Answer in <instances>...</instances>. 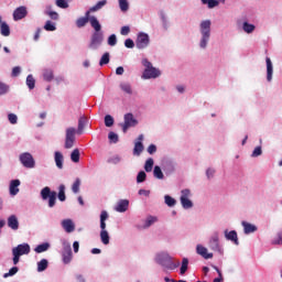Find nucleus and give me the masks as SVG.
<instances>
[{
    "label": "nucleus",
    "instance_id": "f257e3e1",
    "mask_svg": "<svg viewBox=\"0 0 282 282\" xmlns=\"http://www.w3.org/2000/svg\"><path fill=\"white\" fill-rule=\"evenodd\" d=\"M85 127H87V117L82 116L78 119L77 130L74 127H69L66 129L64 149H72L74 144H76V133L78 135H83Z\"/></svg>",
    "mask_w": 282,
    "mask_h": 282
},
{
    "label": "nucleus",
    "instance_id": "f03ea898",
    "mask_svg": "<svg viewBox=\"0 0 282 282\" xmlns=\"http://www.w3.org/2000/svg\"><path fill=\"white\" fill-rule=\"evenodd\" d=\"M41 198L46 202L48 199V208H54L56 206V197L61 202H65L67 199V196L65 195V185L61 184L58 186V193L52 191L48 186L41 189Z\"/></svg>",
    "mask_w": 282,
    "mask_h": 282
},
{
    "label": "nucleus",
    "instance_id": "7ed1b4c3",
    "mask_svg": "<svg viewBox=\"0 0 282 282\" xmlns=\"http://www.w3.org/2000/svg\"><path fill=\"white\" fill-rule=\"evenodd\" d=\"M154 261L158 265H161L163 270H177V267L180 265V260L173 261V257L166 251L158 252L154 256Z\"/></svg>",
    "mask_w": 282,
    "mask_h": 282
},
{
    "label": "nucleus",
    "instance_id": "20e7f679",
    "mask_svg": "<svg viewBox=\"0 0 282 282\" xmlns=\"http://www.w3.org/2000/svg\"><path fill=\"white\" fill-rule=\"evenodd\" d=\"M212 25H213V22H210V20H203L199 23L200 39H199L198 45L200 50H206V47H208V43H210Z\"/></svg>",
    "mask_w": 282,
    "mask_h": 282
},
{
    "label": "nucleus",
    "instance_id": "39448f33",
    "mask_svg": "<svg viewBox=\"0 0 282 282\" xmlns=\"http://www.w3.org/2000/svg\"><path fill=\"white\" fill-rule=\"evenodd\" d=\"M141 65L145 67L141 76L143 80H151V78H160L162 76V72L153 67V64L148 58H143Z\"/></svg>",
    "mask_w": 282,
    "mask_h": 282
},
{
    "label": "nucleus",
    "instance_id": "423d86ee",
    "mask_svg": "<svg viewBox=\"0 0 282 282\" xmlns=\"http://www.w3.org/2000/svg\"><path fill=\"white\" fill-rule=\"evenodd\" d=\"M61 243H62V251H61L62 262L64 263V265H69V263H72L74 259V253L72 252V243H69V240L67 239H62Z\"/></svg>",
    "mask_w": 282,
    "mask_h": 282
},
{
    "label": "nucleus",
    "instance_id": "0eeeda50",
    "mask_svg": "<svg viewBox=\"0 0 282 282\" xmlns=\"http://www.w3.org/2000/svg\"><path fill=\"white\" fill-rule=\"evenodd\" d=\"M102 41H105V33L104 32H93L90 35V41L88 43V50H100L102 45Z\"/></svg>",
    "mask_w": 282,
    "mask_h": 282
},
{
    "label": "nucleus",
    "instance_id": "6e6552de",
    "mask_svg": "<svg viewBox=\"0 0 282 282\" xmlns=\"http://www.w3.org/2000/svg\"><path fill=\"white\" fill-rule=\"evenodd\" d=\"M208 248L224 257V246L219 242V234L215 232L209 237Z\"/></svg>",
    "mask_w": 282,
    "mask_h": 282
},
{
    "label": "nucleus",
    "instance_id": "1a4fd4ad",
    "mask_svg": "<svg viewBox=\"0 0 282 282\" xmlns=\"http://www.w3.org/2000/svg\"><path fill=\"white\" fill-rule=\"evenodd\" d=\"M191 189L185 188L181 191V206L184 208V210H191L193 208V200H191Z\"/></svg>",
    "mask_w": 282,
    "mask_h": 282
},
{
    "label": "nucleus",
    "instance_id": "9d476101",
    "mask_svg": "<svg viewBox=\"0 0 282 282\" xmlns=\"http://www.w3.org/2000/svg\"><path fill=\"white\" fill-rule=\"evenodd\" d=\"M151 43V37L144 32H139L137 34L135 47L137 50H147Z\"/></svg>",
    "mask_w": 282,
    "mask_h": 282
},
{
    "label": "nucleus",
    "instance_id": "9b49d317",
    "mask_svg": "<svg viewBox=\"0 0 282 282\" xmlns=\"http://www.w3.org/2000/svg\"><path fill=\"white\" fill-rule=\"evenodd\" d=\"M161 169L165 175H173L175 173V161L171 158L162 159Z\"/></svg>",
    "mask_w": 282,
    "mask_h": 282
},
{
    "label": "nucleus",
    "instance_id": "f8f14e48",
    "mask_svg": "<svg viewBox=\"0 0 282 282\" xmlns=\"http://www.w3.org/2000/svg\"><path fill=\"white\" fill-rule=\"evenodd\" d=\"M20 162L24 169H34V166H36V161H34V156H32L30 152L20 154Z\"/></svg>",
    "mask_w": 282,
    "mask_h": 282
},
{
    "label": "nucleus",
    "instance_id": "ddd939ff",
    "mask_svg": "<svg viewBox=\"0 0 282 282\" xmlns=\"http://www.w3.org/2000/svg\"><path fill=\"white\" fill-rule=\"evenodd\" d=\"M123 120L124 122L121 124L123 133H127L130 127H137L138 124V119L131 112L126 113Z\"/></svg>",
    "mask_w": 282,
    "mask_h": 282
},
{
    "label": "nucleus",
    "instance_id": "4468645a",
    "mask_svg": "<svg viewBox=\"0 0 282 282\" xmlns=\"http://www.w3.org/2000/svg\"><path fill=\"white\" fill-rule=\"evenodd\" d=\"M31 252L30 245L28 242H23L21 245H18L12 249V254H18L20 257H23V254H29Z\"/></svg>",
    "mask_w": 282,
    "mask_h": 282
},
{
    "label": "nucleus",
    "instance_id": "2eb2a0df",
    "mask_svg": "<svg viewBox=\"0 0 282 282\" xmlns=\"http://www.w3.org/2000/svg\"><path fill=\"white\" fill-rule=\"evenodd\" d=\"M19 186H21V181L19 178L10 181L9 194L11 195V197H17V195H19Z\"/></svg>",
    "mask_w": 282,
    "mask_h": 282
},
{
    "label": "nucleus",
    "instance_id": "dca6fc26",
    "mask_svg": "<svg viewBox=\"0 0 282 282\" xmlns=\"http://www.w3.org/2000/svg\"><path fill=\"white\" fill-rule=\"evenodd\" d=\"M28 17V8L19 7L13 11V20L21 21Z\"/></svg>",
    "mask_w": 282,
    "mask_h": 282
},
{
    "label": "nucleus",
    "instance_id": "f3484780",
    "mask_svg": "<svg viewBox=\"0 0 282 282\" xmlns=\"http://www.w3.org/2000/svg\"><path fill=\"white\" fill-rule=\"evenodd\" d=\"M116 213H127L129 210V199H119L115 206Z\"/></svg>",
    "mask_w": 282,
    "mask_h": 282
},
{
    "label": "nucleus",
    "instance_id": "a211bd4d",
    "mask_svg": "<svg viewBox=\"0 0 282 282\" xmlns=\"http://www.w3.org/2000/svg\"><path fill=\"white\" fill-rule=\"evenodd\" d=\"M196 254L203 257V259H213L214 254L208 252V248L204 247L203 245L196 246Z\"/></svg>",
    "mask_w": 282,
    "mask_h": 282
},
{
    "label": "nucleus",
    "instance_id": "6ab92c4d",
    "mask_svg": "<svg viewBox=\"0 0 282 282\" xmlns=\"http://www.w3.org/2000/svg\"><path fill=\"white\" fill-rule=\"evenodd\" d=\"M224 232H225V239H227V241H232L235 246H239V237L237 236L236 230L228 231V229H226Z\"/></svg>",
    "mask_w": 282,
    "mask_h": 282
},
{
    "label": "nucleus",
    "instance_id": "aec40b11",
    "mask_svg": "<svg viewBox=\"0 0 282 282\" xmlns=\"http://www.w3.org/2000/svg\"><path fill=\"white\" fill-rule=\"evenodd\" d=\"M107 219H109V213L107 210H101L100 216H99L100 231H107Z\"/></svg>",
    "mask_w": 282,
    "mask_h": 282
},
{
    "label": "nucleus",
    "instance_id": "412c9836",
    "mask_svg": "<svg viewBox=\"0 0 282 282\" xmlns=\"http://www.w3.org/2000/svg\"><path fill=\"white\" fill-rule=\"evenodd\" d=\"M62 228H64L65 232H74L76 230V225L74 224V220L67 218L62 220Z\"/></svg>",
    "mask_w": 282,
    "mask_h": 282
},
{
    "label": "nucleus",
    "instance_id": "4be33fe9",
    "mask_svg": "<svg viewBox=\"0 0 282 282\" xmlns=\"http://www.w3.org/2000/svg\"><path fill=\"white\" fill-rule=\"evenodd\" d=\"M241 226L243 228L245 235H252V232H257V230H259V228L256 225H252L246 220L241 223Z\"/></svg>",
    "mask_w": 282,
    "mask_h": 282
},
{
    "label": "nucleus",
    "instance_id": "5701e85b",
    "mask_svg": "<svg viewBox=\"0 0 282 282\" xmlns=\"http://www.w3.org/2000/svg\"><path fill=\"white\" fill-rule=\"evenodd\" d=\"M7 224H8V227L11 228V230L19 229V218L17 217V215L9 216Z\"/></svg>",
    "mask_w": 282,
    "mask_h": 282
},
{
    "label": "nucleus",
    "instance_id": "b1692460",
    "mask_svg": "<svg viewBox=\"0 0 282 282\" xmlns=\"http://www.w3.org/2000/svg\"><path fill=\"white\" fill-rule=\"evenodd\" d=\"M265 63H267V80L268 83H270L272 80V74L274 72L272 66V59H270V57H267Z\"/></svg>",
    "mask_w": 282,
    "mask_h": 282
},
{
    "label": "nucleus",
    "instance_id": "393cba45",
    "mask_svg": "<svg viewBox=\"0 0 282 282\" xmlns=\"http://www.w3.org/2000/svg\"><path fill=\"white\" fill-rule=\"evenodd\" d=\"M158 221V216H151L149 215L145 219H144V224L142 226L143 230H147V228H151V226H153V224H156Z\"/></svg>",
    "mask_w": 282,
    "mask_h": 282
},
{
    "label": "nucleus",
    "instance_id": "a878e982",
    "mask_svg": "<svg viewBox=\"0 0 282 282\" xmlns=\"http://www.w3.org/2000/svg\"><path fill=\"white\" fill-rule=\"evenodd\" d=\"M89 23L91 28L95 30L94 32H102V25L98 21V18L91 15Z\"/></svg>",
    "mask_w": 282,
    "mask_h": 282
},
{
    "label": "nucleus",
    "instance_id": "bb28decb",
    "mask_svg": "<svg viewBox=\"0 0 282 282\" xmlns=\"http://www.w3.org/2000/svg\"><path fill=\"white\" fill-rule=\"evenodd\" d=\"M42 76L43 80H45L46 83H52V80L54 79V70L52 68H45Z\"/></svg>",
    "mask_w": 282,
    "mask_h": 282
},
{
    "label": "nucleus",
    "instance_id": "cd10ccee",
    "mask_svg": "<svg viewBox=\"0 0 282 282\" xmlns=\"http://www.w3.org/2000/svg\"><path fill=\"white\" fill-rule=\"evenodd\" d=\"M160 19L163 30H169L171 28V22L169 21V17H166V13L164 11L160 12Z\"/></svg>",
    "mask_w": 282,
    "mask_h": 282
},
{
    "label": "nucleus",
    "instance_id": "c85d7f7f",
    "mask_svg": "<svg viewBox=\"0 0 282 282\" xmlns=\"http://www.w3.org/2000/svg\"><path fill=\"white\" fill-rule=\"evenodd\" d=\"M51 248V245L50 242H43L41 245H37L35 248H34V252H36V254H41L43 252H47Z\"/></svg>",
    "mask_w": 282,
    "mask_h": 282
},
{
    "label": "nucleus",
    "instance_id": "c756f323",
    "mask_svg": "<svg viewBox=\"0 0 282 282\" xmlns=\"http://www.w3.org/2000/svg\"><path fill=\"white\" fill-rule=\"evenodd\" d=\"M64 156H63V153L58 152V151H55L54 153V161H55V164L57 166V169H63V162H64Z\"/></svg>",
    "mask_w": 282,
    "mask_h": 282
},
{
    "label": "nucleus",
    "instance_id": "7c9ffc66",
    "mask_svg": "<svg viewBox=\"0 0 282 282\" xmlns=\"http://www.w3.org/2000/svg\"><path fill=\"white\" fill-rule=\"evenodd\" d=\"M242 30H243V32H246V34H252V32H254V30H257V26L252 23H249L248 21H245L242 23Z\"/></svg>",
    "mask_w": 282,
    "mask_h": 282
},
{
    "label": "nucleus",
    "instance_id": "2f4dec72",
    "mask_svg": "<svg viewBox=\"0 0 282 282\" xmlns=\"http://www.w3.org/2000/svg\"><path fill=\"white\" fill-rule=\"evenodd\" d=\"M121 91L124 94H128V96H131L133 94V88H131V84L123 82L119 85Z\"/></svg>",
    "mask_w": 282,
    "mask_h": 282
},
{
    "label": "nucleus",
    "instance_id": "473e14b6",
    "mask_svg": "<svg viewBox=\"0 0 282 282\" xmlns=\"http://www.w3.org/2000/svg\"><path fill=\"white\" fill-rule=\"evenodd\" d=\"M100 241L104 243V246H109V241L111 240V237L109 236V231H100L99 232Z\"/></svg>",
    "mask_w": 282,
    "mask_h": 282
},
{
    "label": "nucleus",
    "instance_id": "72a5a7b5",
    "mask_svg": "<svg viewBox=\"0 0 282 282\" xmlns=\"http://www.w3.org/2000/svg\"><path fill=\"white\" fill-rule=\"evenodd\" d=\"M271 246H282V230L275 234V237L271 239Z\"/></svg>",
    "mask_w": 282,
    "mask_h": 282
},
{
    "label": "nucleus",
    "instance_id": "f704fd0d",
    "mask_svg": "<svg viewBox=\"0 0 282 282\" xmlns=\"http://www.w3.org/2000/svg\"><path fill=\"white\" fill-rule=\"evenodd\" d=\"M109 61H111V55L109 54V52L104 53L99 61L100 67H105V65H109Z\"/></svg>",
    "mask_w": 282,
    "mask_h": 282
},
{
    "label": "nucleus",
    "instance_id": "c9c22d12",
    "mask_svg": "<svg viewBox=\"0 0 282 282\" xmlns=\"http://www.w3.org/2000/svg\"><path fill=\"white\" fill-rule=\"evenodd\" d=\"M47 265H50L47 259H42L37 262V272H45L47 270Z\"/></svg>",
    "mask_w": 282,
    "mask_h": 282
},
{
    "label": "nucleus",
    "instance_id": "e433bc0d",
    "mask_svg": "<svg viewBox=\"0 0 282 282\" xmlns=\"http://www.w3.org/2000/svg\"><path fill=\"white\" fill-rule=\"evenodd\" d=\"M52 7H47L46 10L44 11V14L50 17L53 21H58V12L56 11H51Z\"/></svg>",
    "mask_w": 282,
    "mask_h": 282
},
{
    "label": "nucleus",
    "instance_id": "4c0bfd02",
    "mask_svg": "<svg viewBox=\"0 0 282 282\" xmlns=\"http://www.w3.org/2000/svg\"><path fill=\"white\" fill-rule=\"evenodd\" d=\"M153 176L156 180H164V172H162V167H160L159 165H155L153 169Z\"/></svg>",
    "mask_w": 282,
    "mask_h": 282
},
{
    "label": "nucleus",
    "instance_id": "58836bf2",
    "mask_svg": "<svg viewBox=\"0 0 282 282\" xmlns=\"http://www.w3.org/2000/svg\"><path fill=\"white\" fill-rule=\"evenodd\" d=\"M144 151V144L141 141L134 143L133 155H141Z\"/></svg>",
    "mask_w": 282,
    "mask_h": 282
},
{
    "label": "nucleus",
    "instance_id": "ea45409f",
    "mask_svg": "<svg viewBox=\"0 0 282 282\" xmlns=\"http://www.w3.org/2000/svg\"><path fill=\"white\" fill-rule=\"evenodd\" d=\"M154 164H155V161H153V158H149L144 163L145 173H151V171H153Z\"/></svg>",
    "mask_w": 282,
    "mask_h": 282
},
{
    "label": "nucleus",
    "instance_id": "a19ab883",
    "mask_svg": "<svg viewBox=\"0 0 282 282\" xmlns=\"http://www.w3.org/2000/svg\"><path fill=\"white\" fill-rule=\"evenodd\" d=\"M70 160L75 164H78V162H80V150L78 149L73 150V152L70 153Z\"/></svg>",
    "mask_w": 282,
    "mask_h": 282
},
{
    "label": "nucleus",
    "instance_id": "79ce46f5",
    "mask_svg": "<svg viewBox=\"0 0 282 282\" xmlns=\"http://www.w3.org/2000/svg\"><path fill=\"white\" fill-rule=\"evenodd\" d=\"M107 6V0L98 1L95 6L90 8V12H98V10H102Z\"/></svg>",
    "mask_w": 282,
    "mask_h": 282
},
{
    "label": "nucleus",
    "instance_id": "37998d69",
    "mask_svg": "<svg viewBox=\"0 0 282 282\" xmlns=\"http://www.w3.org/2000/svg\"><path fill=\"white\" fill-rule=\"evenodd\" d=\"M180 274H186L188 270V258H183L182 263L180 262Z\"/></svg>",
    "mask_w": 282,
    "mask_h": 282
},
{
    "label": "nucleus",
    "instance_id": "c03bdc74",
    "mask_svg": "<svg viewBox=\"0 0 282 282\" xmlns=\"http://www.w3.org/2000/svg\"><path fill=\"white\" fill-rule=\"evenodd\" d=\"M203 6H207L209 10H213V8H217L219 6L218 0H200Z\"/></svg>",
    "mask_w": 282,
    "mask_h": 282
},
{
    "label": "nucleus",
    "instance_id": "a18cd8bd",
    "mask_svg": "<svg viewBox=\"0 0 282 282\" xmlns=\"http://www.w3.org/2000/svg\"><path fill=\"white\" fill-rule=\"evenodd\" d=\"M108 140L111 144H118L120 137L118 135V133L110 131L108 133Z\"/></svg>",
    "mask_w": 282,
    "mask_h": 282
},
{
    "label": "nucleus",
    "instance_id": "49530a36",
    "mask_svg": "<svg viewBox=\"0 0 282 282\" xmlns=\"http://www.w3.org/2000/svg\"><path fill=\"white\" fill-rule=\"evenodd\" d=\"M44 30L46 32H56V23L51 20L46 21L44 24Z\"/></svg>",
    "mask_w": 282,
    "mask_h": 282
},
{
    "label": "nucleus",
    "instance_id": "de8ad7c7",
    "mask_svg": "<svg viewBox=\"0 0 282 282\" xmlns=\"http://www.w3.org/2000/svg\"><path fill=\"white\" fill-rule=\"evenodd\" d=\"M80 178L77 177L73 185H72V192L75 194V195H78V193H80Z\"/></svg>",
    "mask_w": 282,
    "mask_h": 282
},
{
    "label": "nucleus",
    "instance_id": "09e8293b",
    "mask_svg": "<svg viewBox=\"0 0 282 282\" xmlns=\"http://www.w3.org/2000/svg\"><path fill=\"white\" fill-rule=\"evenodd\" d=\"M0 33L2 36H9L10 35V25H8L6 22H2L0 25Z\"/></svg>",
    "mask_w": 282,
    "mask_h": 282
},
{
    "label": "nucleus",
    "instance_id": "8fccbe9b",
    "mask_svg": "<svg viewBox=\"0 0 282 282\" xmlns=\"http://www.w3.org/2000/svg\"><path fill=\"white\" fill-rule=\"evenodd\" d=\"M26 86L30 90H32V89H34V87H36V79H34V76L28 75Z\"/></svg>",
    "mask_w": 282,
    "mask_h": 282
},
{
    "label": "nucleus",
    "instance_id": "3c124183",
    "mask_svg": "<svg viewBox=\"0 0 282 282\" xmlns=\"http://www.w3.org/2000/svg\"><path fill=\"white\" fill-rule=\"evenodd\" d=\"M164 202H165L166 206H169V208H173V206H175V204H177V200L175 198H173L171 195H165Z\"/></svg>",
    "mask_w": 282,
    "mask_h": 282
},
{
    "label": "nucleus",
    "instance_id": "603ef678",
    "mask_svg": "<svg viewBox=\"0 0 282 282\" xmlns=\"http://www.w3.org/2000/svg\"><path fill=\"white\" fill-rule=\"evenodd\" d=\"M122 162V156L116 154L110 158H108L107 163L108 164H120Z\"/></svg>",
    "mask_w": 282,
    "mask_h": 282
},
{
    "label": "nucleus",
    "instance_id": "864d4df0",
    "mask_svg": "<svg viewBox=\"0 0 282 282\" xmlns=\"http://www.w3.org/2000/svg\"><path fill=\"white\" fill-rule=\"evenodd\" d=\"M107 43L110 47H116V45H118V36L116 34L109 35Z\"/></svg>",
    "mask_w": 282,
    "mask_h": 282
},
{
    "label": "nucleus",
    "instance_id": "5fc2aeb1",
    "mask_svg": "<svg viewBox=\"0 0 282 282\" xmlns=\"http://www.w3.org/2000/svg\"><path fill=\"white\" fill-rule=\"evenodd\" d=\"M212 268L217 272L218 276L214 279V282H224V274L217 265H212Z\"/></svg>",
    "mask_w": 282,
    "mask_h": 282
},
{
    "label": "nucleus",
    "instance_id": "6e6d98bb",
    "mask_svg": "<svg viewBox=\"0 0 282 282\" xmlns=\"http://www.w3.org/2000/svg\"><path fill=\"white\" fill-rule=\"evenodd\" d=\"M87 23H89V20H87V18H84V17L78 18L76 20V28H79V29L85 28L87 25Z\"/></svg>",
    "mask_w": 282,
    "mask_h": 282
},
{
    "label": "nucleus",
    "instance_id": "4d7b16f0",
    "mask_svg": "<svg viewBox=\"0 0 282 282\" xmlns=\"http://www.w3.org/2000/svg\"><path fill=\"white\" fill-rule=\"evenodd\" d=\"M143 182H147V172L140 171L137 175V184H142Z\"/></svg>",
    "mask_w": 282,
    "mask_h": 282
},
{
    "label": "nucleus",
    "instance_id": "13d9d810",
    "mask_svg": "<svg viewBox=\"0 0 282 282\" xmlns=\"http://www.w3.org/2000/svg\"><path fill=\"white\" fill-rule=\"evenodd\" d=\"M19 272V267H12L9 272L3 274V279H10V276H14Z\"/></svg>",
    "mask_w": 282,
    "mask_h": 282
},
{
    "label": "nucleus",
    "instance_id": "bf43d9fd",
    "mask_svg": "<svg viewBox=\"0 0 282 282\" xmlns=\"http://www.w3.org/2000/svg\"><path fill=\"white\" fill-rule=\"evenodd\" d=\"M10 91V86L3 82H0V96H6Z\"/></svg>",
    "mask_w": 282,
    "mask_h": 282
},
{
    "label": "nucleus",
    "instance_id": "052dcab7",
    "mask_svg": "<svg viewBox=\"0 0 282 282\" xmlns=\"http://www.w3.org/2000/svg\"><path fill=\"white\" fill-rule=\"evenodd\" d=\"M119 8L121 12H128L129 11V1L128 0H119Z\"/></svg>",
    "mask_w": 282,
    "mask_h": 282
},
{
    "label": "nucleus",
    "instance_id": "680f3d73",
    "mask_svg": "<svg viewBox=\"0 0 282 282\" xmlns=\"http://www.w3.org/2000/svg\"><path fill=\"white\" fill-rule=\"evenodd\" d=\"M55 3L57 8H62V10H67V8H69V2H67V0H56Z\"/></svg>",
    "mask_w": 282,
    "mask_h": 282
},
{
    "label": "nucleus",
    "instance_id": "e2e57ef3",
    "mask_svg": "<svg viewBox=\"0 0 282 282\" xmlns=\"http://www.w3.org/2000/svg\"><path fill=\"white\" fill-rule=\"evenodd\" d=\"M104 122L106 127H111L115 122L113 118L111 117V115H106L104 118Z\"/></svg>",
    "mask_w": 282,
    "mask_h": 282
},
{
    "label": "nucleus",
    "instance_id": "0e129e2a",
    "mask_svg": "<svg viewBox=\"0 0 282 282\" xmlns=\"http://www.w3.org/2000/svg\"><path fill=\"white\" fill-rule=\"evenodd\" d=\"M262 153H263V150L261 149V145H258L252 151L251 158H259V155H262Z\"/></svg>",
    "mask_w": 282,
    "mask_h": 282
},
{
    "label": "nucleus",
    "instance_id": "69168bd1",
    "mask_svg": "<svg viewBox=\"0 0 282 282\" xmlns=\"http://www.w3.org/2000/svg\"><path fill=\"white\" fill-rule=\"evenodd\" d=\"M8 120L10 122V124H17V122H19V117H17V115L10 112L8 115Z\"/></svg>",
    "mask_w": 282,
    "mask_h": 282
},
{
    "label": "nucleus",
    "instance_id": "338daca9",
    "mask_svg": "<svg viewBox=\"0 0 282 282\" xmlns=\"http://www.w3.org/2000/svg\"><path fill=\"white\" fill-rule=\"evenodd\" d=\"M21 75V66H14L11 72L12 78H17Z\"/></svg>",
    "mask_w": 282,
    "mask_h": 282
},
{
    "label": "nucleus",
    "instance_id": "774afa93",
    "mask_svg": "<svg viewBox=\"0 0 282 282\" xmlns=\"http://www.w3.org/2000/svg\"><path fill=\"white\" fill-rule=\"evenodd\" d=\"M124 47L128 50H133L135 47V42H133L131 39H127L124 41Z\"/></svg>",
    "mask_w": 282,
    "mask_h": 282
}]
</instances>
